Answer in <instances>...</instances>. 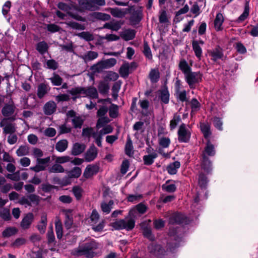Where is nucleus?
Masks as SVG:
<instances>
[{
  "instance_id": "58",
  "label": "nucleus",
  "mask_w": 258,
  "mask_h": 258,
  "mask_svg": "<svg viewBox=\"0 0 258 258\" xmlns=\"http://www.w3.org/2000/svg\"><path fill=\"white\" fill-rule=\"evenodd\" d=\"M71 158L68 156H64L61 157H56L55 159V163L60 164H63L70 161Z\"/></svg>"
},
{
  "instance_id": "17",
  "label": "nucleus",
  "mask_w": 258,
  "mask_h": 258,
  "mask_svg": "<svg viewBox=\"0 0 258 258\" xmlns=\"http://www.w3.org/2000/svg\"><path fill=\"white\" fill-rule=\"evenodd\" d=\"M47 225V216L43 213L41 215V220L37 225V229L41 233H44Z\"/></svg>"
},
{
  "instance_id": "64",
  "label": "nucleus",
  "mask_w": 258,
  "mask_h": 258,
  "mask_svg": "<svg viewBox=\"0 0 258 258\" xmlns=\"http://www.w3.org/2000/svg\"><path fill=\"white\" fill-rule=\"evenodd\" d=\"M208 182L207 178L203 174H200L199 177V184L202 187H205Z\"/></svg>"
},
{
  "instance_id": "45",
  "label": "nucleus",
  "mask_w": 258,
  "mask_h": 258,
  "mask_svg": "<svg viewBox=\"0 0 258 258\" xmlns=\"http://www.w3.org/2000/svg\"><path fill=\"white\" fill-rule=\"evenodd\" d=\"M36 49L40 53L43 54L47 51L48 45L44 41L39 42L37 44Z\"/></svg>"
},
{
  "instance_id": "13",
  "label": "nucleus",
  "mask_w": 258,
  "mask_h": 258,
  "mask_svg": "<svg viewBox=\"0 0 258 258\" xmlns=\"http://www.w3.org/2000/svg\"><path fill=\"white\" fill-rule=\"evenodd\" d=\"M148 250L151 253L157 256H159L160 255L163 254L164 252L160 245L156 244L153 242L149 245Z\"/></svg>"
},
{
  "instance_id": "34",
  "label": "nucleus",
  "mask_w": 258,
  "mask_h": 258,
  "mask_svg": "<svg viewBox=\"0 0 258 258\" xmlns=\"http://www.w3.org/2000/svg\"><path fill=\"white\" fill-rule=\"evenodd\" d=\"M157 157V154L153 153L151 154L145 155L143 157V161L144 164L146 165H150L152 164L154 161V159Z\"/></svg>"
},
{
  "instance_id": "6",
  "label": "nucleus",
  "mask_w": 258,
  "mask_h": 258,
  "mask_svg": "<svg viewBox=\"0 0 258 258\" xmlns=\"http://www.w3.org/2000/svg\"><path fill=\"white\" fill-rule=\"evenodd\" d=\"M178 140L180 143H187L191 136V130L189 126L182 123L179 127L178 132Z\"/></svg>"
},
{
  "instance_id": "16",
  "label": "nucleus",
  "mask_w": 258,
  "mask_h": 258,
  "mask_svg": "<svg viewBox=\"0 0 258 258\" xmlns=\"http://www.w3.org/2000/svg\"><path fill=\"white\" fill-rule=\"evenodd\" d=\"M209 54L211 57V59L214 61L221 58L223 55L222 49L219 47L215 48L209 51Z\"/></svg>"
},
{
  "instance_id": "2",
  "label": "nucleus",
  "mask_w": 258,
  "mask_h": 258,
  "mask_svg": "<svg viewBox=\"0 0 258 258\" xmlns=\"http://www.w3.org/2000/svg\"><path fill=\"white\" fill-rule=\"evenodd\" d=\"M98 244L94 240L80 245L75 249L74 254L77 256L84 255L88 258H92L95 255L94 250L98 247Z\"/></svg>"
},
{
  "instance_id": "44",
  "label": "nucleus",
  "mask_w": 258,
  "mask_h": 258,
  "mask_svg": "<svg viewBox=\"0 0 258 258\" xmlns=\"http://www.w3.org/2000/svg\"><path fill=\"white\" fill-rule=\"evenodd\" d=\"M130 69V66L129 63L123 64L119 69V73L121 76L122 77H127L129 74Z\"/></svg>"
},
{
  "instance_id": "29",
  "label": "nucleus",
  "mask_w": 258,
  "mask_h": 258,
  "mask_svg": "<svg viewBox=\"0 0 258 258\" xmlns=\"http://www.w3.org/2000/svg\"><path fill=\"white\" fill-rule=\"evenodd\" d=\"M179 68L185 76L191 72V68L185 59H181L179 63Z\"/></svg>"
},
{
  "instance_id": "4",
  "label": "nucleus",
  "mask_w": 258,
  "mask_h": 258,
  "mask_svg": "<svg viewBox=\"0 0 258 258\" xmlns=\"http://www.w3.org/2000/svg\"><path fill=\"white\" fill-rule=\"evenodd\" d=\"M57 7L60 10L66 12L73 18L79 21H84L85 19L81 16L74 14L72 13V11H77V7L75 6L74 2L71 1H68L66 3L59 2L57 5Z\"/></svg>"
},
{
  "instance_id": "50",
  "label": "nucleus",
  "mask_w": 258,
  "mask_h": 258,
  "mask_svg": "<svg viewBox=\"0 0 258 258\" xmlns=\"http://www.w3.org/2000/svg\"><path fill=\"white\" fill-rule=\"evenodd\" d=\"M160 99L164 103H168L169 101V93L167 90L165 89L161 91Z\"/></svg>"
},
{
  "instance_id": "30",
  "label": "nucleus",
  "mask_w": 258,
  "mask_h": 258,
  "mask_svg": "<svg viewBox=\"0 0 258 258\" xmlns=\"http://www.w3.org/2000/svg\"><path fill=\"white\" fill-rule=\"evenodd\" d=\"M114 202L112 200L109 201L108 203L103 202L101 204V208L102 211L105 214H109L112 209V206Z\"/></svg>"
},
{
  "instance_id": "14",
  "label": "nucleus",
  "mask_w": 258,
  "mask_h": 258,
  "mask_svg": "<svg viewBox=\"0 0 258 258\" xmlns=\"http://www.w3.org/2000/svg\"><path fill=\"white\" fill-rule=\"evenodd\" d=\"M224 21L223 15L220 13H217L214 20V27L217 31H221L223 29L222 25Z\"/></svg>"
},
{
  "instance_id": "33",
  "label": "nucleus",
  "mask_w": 258,
  "mask_h": 258,
  "mask_svg": "<svg viewBox=\"0 0 258 258\" xmlns=\"http://www.w3.org/2000/svg\"><path fill=\"white\" fill-rule=\"evenodd\" d=\"M48 91V86L45 84H40L38 87L37 96L39 98H42Z\"/></svg>"
},
{
  "instance_id": "28",
  "label": "nucleus",
  "mask_w": 258,
  "mask_h": 258,
  "mask_svg": "<svg viewBox=\"0 0 258 258\" xmlns=\"http://www.w3.org/2000/svg\"><path fill=\"white\" fill-rule=\"evenodd\" d=\"M136 35L135 31L134 30H126L122 32L120 35L121 38L125 41L133 39Z\"/></svg>"
},
{
  "instance_id": "60",
  "label": "nucleus",
  "mask_w": 258,
  "mask_h": 258,
  "mask_svg": "<svg viewBox=\"0 0 258 258\" xmlns=\"http://www.w3.org/2000/svg\"><path fill=\"white\" fill-rule=\"evenodd\" d=\"M143 233L144 236L148 238L151 240H153L154 239V236L152 234L151 228L150 227H143Z\"/></svg>"
},
{
  "instance_id": "25",
  "label": "nucleus",
  "mask_w": 258,
  "mask_h": 258,
  "mask_svg": "<svg viewBox=\"0 0 258 258\" xmlns=\"http://www.w3.org/2000/svg\"><path fill=\"white\" fill-rule=\"evenodd\" d=\"M85 148L86 146L84 144L76 143L73 145L72 153L74 155H80L84 152Z\"/></svg>"
},
{
  "instance_id": "48",
  "label": "nucleus",
  "mask_w": 258,
  "mask_h": 258,
  "mask_svg": "<svg viewBox=\"0 0 258 258\" xmlns=\"http://www.w3.org/2000/svg\"><path fill=\"white\" fill-rule=\"evenodd\" d=\"M18 230L15 227H8L3 232V236L5 237H8L16 234Z\"/></svg>"
},
{
  "instance_id": "26",
  "label": "nucleus",
  "mask_w": 258,
  "mask_h": 258,
  "mask_svg": "<svg viewBox=\"0 0 258 258\" xmlns=\"http://www.w3.org/2000/svg\"><path fill=\"white\" fill-rule=\"evenodd\" d=\"M192 46L196 56L200 60L202 56L203 51L201 47L199 45V42L198 41H193Z\"/></svg>"
},
{
  "instance_id": "20",
  "label": "nucleus",
  "mask_w": 258,
  "mask_h": 258,
  "mask_svg": "<svg viewBox=\"0 0 258 258\" xmlns=\"http://www.w3.org/2000/svg\"><path fill=\"white\" fill-rule=\"evenodd\" d=\"M184 216L180 213H174L171 215L169 219L171 224L182 223L184 222Z\"/></svg>"
},
{
  "instance_id": "38",
  "label": "nucleus",
  "mask_w": 258,
  "mask_h": 258,
  "mask_svg": "<svg viewBox=\"0 0 258 258\" xmlns=\"http://www.w3.org/2000/svg\"><path fill=\"white\" fill-rule=\"evenodd\" d=\"M212 163L209 158L205 155H203L202 167L207 172H209L211 169Z\"/></svg>"
},
{
  "instance_id": "35",
  "label": "nucleus",
  "mask_w": 258,
  "mask_h": 258,
  "mask_svg": "<svg viewBox=\"0 0 258 258\" xmlns=\"http://www.w3.org/2000/svg\"><path fill=\"white\" fill-rule=\"evenodd\" d=\"M201 130L205 138L207 139V140H209L210 136L211 134L210 125L208 124L201 123Z\"/></svg>"
},
{
  "instance_id": "15",
  "label": "nucleus",
  "mask_w": 258,
  "mask_h": 258,
  "mask_svg": "<svg viewBox=\"0 0 258 258\" xmlns=\"http://www.w3.org/2000/svg\"><path fill=\"white\" fill-rule=\"evenodd\" d=\"M97 149L94 146L91 147L85 154L86 161L90 162L93 161L97 156Z\"/></svg>"
},
{
  "instance_id": "49",
  "label": "nucleus",
  "mask_w": 258,
  "mask_h": 258,
  "mask_svg": "<svg viewBox=\"0 0 258 258\" xmlns=\"http://www.w3.org/2000/svg\"><path fill=\"white\" fill-rule=\"evenodd\" d=\"M159 144L163 148H168L170 144V140L168 137H162L159 139Z\"/></svg>"
},
{
  "instance_id": "31",
  "label": "nucleus",
  "mask_w": 258,
  "mask_h": 258,
  "mask_svg": "<svg viewBox=\"0 0 258 258\" xmlns=\"http://www.w3.org/2000/svg\"><path fill=\"white\" fill-rule=\"evenodd\" d=\"M203 154H205L206 156L207 155L210 156H213L215 154L214 147L213 145L211 144L209 140L207 141Z\"/></svg>"
},
{
  "instance_id": "42",
  "label": "nucleus",
  "mask_w": 258,
  "mask_h": 258,
  "mask_svg": "<svg viewBox=\"0 0 258 258\" xmlns=\"http://www.w3.org/2000/svg\"><path fill=\"white\" fill-rule=\"evenodd\" d=\"M72 191L77 200H80L83 193V189L79 186H75L72 189Z\"/></svg>"
},
{
  "instance_id": "63",
  "label": "nucleus",
  "mask_w": 258,
  "mask_h": 258,
  "mask_svg": "<svg viewBox=\"0 0 258 258\" xmlns=\"http://www.w3.org/2000/svg\"><path fill=\"white\" fill-rule=\"evenodd\" d=\"M176 97L181 102L185 101L186 100V92L185 90L178 91L175 92Z\"/></svg>"
},
{
  "instance_id": "24",
  "label": "nucleus",
  "mask_w": 258,
  "mask_h": 258,
  "mask_svg": "<svg viewBox=\"0 0 258 258\" xmlns=\"http://www.w3.org/2000/svg\"><path fill=\"white\" fill-rule=\"evenodd\" d=\"M133 130L135 131V136L137 138H139V135L144 132V123L143 121L136 122L133 125Z\"/></svg>"
},
{
  "instance_id": "46",
  "label": "nucleus",
  "mask_w": 258,
  "mask_h": 258,
  "mask_svg": "<svg viewBox=\"0 0 258 258\" xmlns=\"http://www.w3.org/2000/svg\"><path fill=\"white\" fill-rule=\"evenodd\" d=\"M169 180L166 181V182L163 184L162 186V189L168 192H173L175 191L176 187L174 184H168Z\"/></svg>"
},
{
  "instance_id": "21",
  "label": "nucleus",
  "mask_w": 258,
  "mask_h": 258,
  "mask_svg": "<svg viewBox=\"0 0 258 258\" xmlns=\"http://www.w3.org/2000/svg\"><path fill=\"white\" fill-rule=\"evenodd\" d=\"M180 167V163L179 161H175L170 163L167 167L168 173L171 175L175 174L178 169Z\"/></svg>"
},
{
  "instance_id": "62",
  "label": "nucleus",
  "mask_w": 258,
  "mask_h": 258,
  "mask_svg": "<svg viewBox=\"0 0 258 258\" xmlns=\"http://www.w3.org/2000/svg\"><path fill=\"white\" fill-rule=\"evenodd\" d=\"M213 124L216 128L220 131H222L223 130L222 125L223 122L219 117H215L213 118Z\"/></svg>"
},
{
  "instance_id": "43",
  "label": "nucleus",
  "mask_w": 258,
  "mask_h": 258,
  "mask_svg": "<svg viewBox=\"0 0 258 258\" xmlns=\"http://www.w3.org/2000/svg\"><path fill=\"white\" fill-rule=\"evenodd\" d=\"M29 152V148L26 145L21 146L16 151V154L18 156H23L28 155Z\"/></svg>"
},
{
  "instance_id": "36",
  "label": "nucleus",
  "mask_w": 258,
  "mask_h": 258,
  "mask_svg": "<svg viewBox=\"0 0 258 258\" xmlns=\"http://www.w3.org/2000/svg\"><path fill=\"white\" fill-rule=\"evenodd\" d=\"M98 88L101 94H104L108 92L109 86L106 82L102 81L99 82Z\"/></svg>"
},
{
  "instance_id": "12",
  "label": "nucleus",
  "mask_w": 258,
  "mask_h": 258,
  "mask_svg": "<svg viewBox=\"0 0 258 258\" xmlns=\"http://www.w3.org/2000/svg\"><path fill=\"white\" fill-rule=\"evenodd\" d=\"M130 11L128 8L125 9H120L118 8H110L109 12L114 17L117 18H122L126 14H127Z\"/></svg>"
},
{
  "instance_id": "39",
  "label": "nucleus",
  "mask_w": 258,
  "mask_h": 258,
  "mask_svg": "<svg viewBox=\"0 0 258 258\" xmlns=\"http://www.w3.org/2000/svg\"><path fill=\"white\" fill-rule=\"evenodd\" d=\"M125 152L130 157L132 156L134 154L133 144L130 139H128L126 141L125 146Z\"/></svg>"
},
{
  "instance_id": "56",
  "label": "nucleus",
  "mask_w": 258,
  "mask_h": 258,
  "mask_svg": "<svg viewBox=\"0 0 258 258\" xmlns=\"http://www.w3.org/2000/svg\"><path fill=\"white\" fill-rule=\"evenodd\" d=\"M47 68L49 69L55 70L57 69L58 63L54 59H49L46 61Z\"/></svg>"
},
{
  "instance_id": "3",
  "label": "nucleus",
  "mask_w": 258,
  "mask_h": 258,
  "mask_svg": "<svg viewBox=\"0 0 258 258\" xmlns=\"http://www.w3.org/2000/svg\"><path fill=\"white\" fill-rule=\"evenodd\" d=\"M69 93L75 96L73 98L74 100H75L77 98L88 97L90 98H98V94L97 89L94 87H89L87 89L82 87H77L73 88L69 91Z\"/></svg>"
},
{
  "instance_id": "22",
  "label": "nucleus",
  "mask_w": 258,
  "mask_h": 258,
  "mask_svg": "<svg viewBox=\"0 0 258 258\" xmlns=\"http://www.w3.org/2000/svg\"><path fill=\"white\" fill-rule=\"evenodd\" d=\"M120 28L121 24L118 21L106 23L102 27V28L108 29L114 31H117Z\"/></svg>"
},
{
  "instance_id": "53",
  "label": "nucleus",
  "mask_w": 258,
  "mask_h": 258,
  "mask_svg": "<svg viewBox=\"0 0 258 258\" xmlns=\"http://www.w3.org/2000/svg\"><path fill=\"white\" fill-rule=\"evenodd\" d=\"M52 84L54 86H59L62 83L61 78L57 74H53V76L49 79Z\"/></svg>"
},
{
  "instance_id": "61",
  "label": "nucleus",
  "mask_w": 258,
  "mask_h": 258,
  "mask_svg": "<svg viewBox=\"0 0 258 258\" xmlns=\"http://www.w3.org/2000/svg\"><path fill=\"white\" fill-rule=\"evenodd\" d=\"M72 122L74 127L81 128L83 121L80 117L75 116L72 119Z\"/></svg>"
},
{
  "instance_id": "19",
  "label": "nucleus",
  "mask_w": 258,
  "mask_h": 258,
  "mask_svg": "<svg viewBox=\"0 0 258 258\" xmlns=\"http://www.w3.org/2000/svg\"><path fill=\"white\" fill-rule=\"evenodd\" d=\"M98 56V53L97 52L89 51L82 55L81 58H82L85 62L92 61L96 59Z\"/></svg>"
},
{
  "instance_id": "37",
  "label": "nucleus",
  "mask_w": 258,
  "mask_h": 258,
  "mask_svg": "<svg viewBox=\"0 0 258 258\" xmlns=\"http://www.w3.org/2000/svg\"><path fill=\"white\" fill-rule=\"evenodd\" d=\"M68 143L66 140H62L58 141L56 145L55 149L59 152H62L65 151L68 147Z\"/></svg>"
},
{
  "instance_id": "55",
  "label": "nucleus",
  "mask_w": 258,
  "mask_h": 258,
  "mask_svg": "<svg viewBox=\"0 0 258 258\" xmlns=\"http://www.w3.org/2000/svg\"><path fill=\"white\" fill-rule=\"evenodd\" d=\"M118 75L113 72H108L107 73L105 79L109 81H115L118 78Z\"/></svg>"
},
{
  "instance_id": "40",
  "label": "nucleus",
  "mask_w": 258,
  "mask_h": 258,
  "mask_svg": "<svg viewBox=\"0 0 258 258\" xmlns=\"http://www.w3.org/2000/svg\"><path fill=\"white\" fill-rule=\"evenodd\" d=\"M48 171L50 173H63L64 171V169L61 165L55 163L49 168Z\"/></svg>"
},
{
  "instance_id": "10",
  "label": "nucleus",
  "mask_w": 258,
  "mask_h": 258,
  "mask_svg": "<svg viewBox=\"0 0 258 258\" xmlns=\"http://www.w3.org/2000/svg\"><path fill=\"white\" fill-rule=\"evenodd\" d=\"M34 220V216L33 214L31 213H29L26 214L24 218H23L20 226L21 228L23 229H28Z\"/></svg>"
},
{
  "instance_id": "18",
  "label": "nucleus",
  "mask_w": 258,
  "mask_h": 258,
  "mask_svg": "<svg viewBox=\"0 0 258 258\" xmlns=\"http://www.w3.org/2000/svg\"><path fill=\"white\" fill-rule=\"evenodd\" d=\"M56 109V104L54 101L47 102L43 107L44 113L46 115L52 114Z\"/></svg>"
},
{
  "instance_id": "51",
  "label": "nucleus",
  "mask_w": 258,
  "mask_h": 258,
  "mask_svg": "<svg viewBox=\"0 0 258 258\" xmlns=\"http://www.w3.org/2000/svg\"><path fill=\"white\" fill-rule=\"evenodd\" d=\"M249 11V6H248V3H247L245 4L244 12L239 17V18L238 19V20H237L238 22H242V21L245 20L248 16Z\"/></svg>"
},
{
  "instance_id": "11",
  "label": "nucleus",
  "mask_w": 258,
  "mask_h": 258,
  "mask_svg": "<svg viewBox=\"0 0 258 258\" xmlns=\"http://www.w3.org/2000/svg\"><path fill=\"white\" fill-rule=\"evenodd\" d=\"M99 171V167L96 165H88L83 173V176L86 178H89L96 174Z\"/></svg>"
},
{
  "instance_id": "47",
  "label": "nucleus",
  "mask_w": 258,
  "mask_h": 258,
  "mask_svg": "<svg viewBox=\"0 0 258 258\" xmlns=\"http://www.w3.org/2000/svg\"><path fill=\"white\" fill-rule=\"evenodd\" d=\"M149 78L152 83H156L159 78V71L156 69H152L149 74Z\"/></svg>"
},
{
  "instance_id": "59",
  "label": "nucleus",
  "mask_w": 258,
  "mask_h": 258,
  "mask_svg": "<svg viewBox=\"0 0 258 258\" xmlns=\"http://www.w3.org/2000/svg\"><path fill=\"white\" fill-rule=\"evenodd\" d=\"M109 116L112 118H115L117 116L118 107L116 105L112 104L109 109Z\"/></svg>"
},
{
  "instance_id": "1",
  "label": "nucleus",
  "mask_w": 258,
  "mask_h": 258,
  "mask_svg": "<svg viewBox=\"0 0 258 258\" xmlns=\"http://www.w3.org/2000/svg\"><path fill=\"white\" fill-rule=\"evenodd\" d=\"M137 209L136 207L132 209L129 212V217L124 219L117 220L112 223V226L115 229L119 230L125 229L127 230H131L133 229L135 225V221L134 218L137 216Z\"/></svg>"
},
{
  "instance_id": "41",
  "label": "nucleus",
  "mask_w": 258,
  "mask_h": 258,
  "mask_svg": "<svg viewBox=\"0 0 258 258\" xmlns=\"http://www.w3.org/2000/svg\"><path fill=\"white\" fill-rule=\"evenodd\" d=\"M77 35L87 41H92L94 39V36L93 34L87 31L82 32L77 34Z\"/></svg>"
},
{
  "instance_id": "5",
  "label": "nucleus",
  "mask_w": 258,
  "mask_h": 258,
  "mask_svg": "<svg viewBox=\"0 0 258 258\" xmlns=\"http://www.w3.org/2000/svg\"><path fill=\"white\" fill-rule=\"evenodd\" d=\"M116 63V59L114 58H110L98 62L92 67V70L95 72L99 73L103 70L113 67Z\"/></svg>"
},
{
  "instance_id": "32",
  "label": "nucleus",
  "mask_w": 258,
  "mask_h": 258,
  "mask_svg": "<svg viewBox=\"0 0 258 258\" xmlns=\"http://www.w3.org/2000/svg\"><path fill=\"white\" fill-rule=\"evenodd\" d=\"M81 169L79 167H75L71 170L67 172L68 176L70 178H78L81 174Z\"/></svg>"
},
{
  "instance_id": "9",
  "label": "nucleus",
  "mask_w": 258,
  "mask_h": 258,
  "mask_svg": "<svg viewBox=\"0 0 258 258\" xmlns=\"http://www.w3.org/2000/svg\"><path fill=\"white\" fill-rule=\"evenodd\" d=\"M13 101L11 99L8 103L6 104L2 109V114L5 117H9L13 114L15 110Z\"/></svg>"
},
{
  "instance_id": "54",
  "label": "nucleus",
  "mask_w": 258,
  "mask_h": 258,
  "mask_svg": "<svg viewBox=\"0 0 258 258\" xmlns=\"http://www.w3.org/2000/svg\"><path fill=\"white\" fill-rule=\"evenodd\" d=\"M110 121L107 117H102L99 118L97 121L96 126L98 128L104 126L106 124Z\"/></svg>"
},
{
  "instance_id": "7",
  "label": "nucleus",
  "mask_w": 258,
  "mask_h": 258,
  "mask_svg": "<svg viewBox=\"0 0 258 258\" xmlns=\"http://www.w3.org/2000/svg\"><path fill=\"white\" fill-rule=\"evenodd\" d=\"M185 80L190 89H195L202 81V75L200 72H190L184 76Z\"/></svg>"
},
{
  "instance_id": "52",
  "label": "nucleus",
  "mask_w": 258,
  "mask_h": 258,
  "mask_svg": "<svg viewBox=\"0 0 258 258\" xmlns=\"http://www.w3.org/2000/svg\"><path fill=\"white\" fill-rule=\"evenodd\" d=\"M143 52L148 59L150 60L152 59V52L147 42H144Z\"/></svg>"
},
{
  "instance_id": "27",
  "label": "nucleus",
  "mask_w": 258,
  "mask_h": 258,
  "mask_svg": "<svg viewBox=\"0 0 258 258\" xmlns=\"http://www.w3.org/2000/svg\"><path fill=\"white\" fill-rule=\"evenodd\" d=\"M91 16L93 18V21L95 19L107 21L110 18L109 15L100 12H94L91 15Z\"/></svg>"
},
{
  "instance_id": "57",
  "label": "nucleus",
  "mask_w": 258,
  "mask_h": 258,
  "mask_svg": "<svg viewBox=\"0 0 258 258\" xmlns=\"http://www.w3.org/2000/svg\"><path fill=\"white\" fill-rule=\"evenodd\" d=\"M143 196L141 194L130 195L127 197V201L130 202H137L139 201Z\"/></svg>"
},
{
  "instance_id": "23",
  "label": "nucleus",
  "mask_w": 258,
  "mask_h": 258,
  "mask_svg": "<svg viewBox=\"0 0 258 258\" xmlns=\"http://www.w3.org/2000/svg\"><path fill=\"white\" fill-rule=\"evenodd\" d=\"M119 39V37L113 34H107L104 36H99L98 42L100 43H103V40H106L107 42L115 41Z\"/></svg>"
},
{
  "instance_id": "8",
  "label": "nucleus",
  "mask_w": 258,
  "mask_h": 258,
  "mask_svg": "<svg viewBox=\"0 0 258 258\" xmlns=\"http://www.w3.org/2000/svg\"><path fill=\"white\" fill-rule=\"evenodd\" d=\"M79 6L77 11L82 12L85 11H95L99 10V7L94 6L91 0H80L78 2Z\"/></svg>"
}]
</instances>
